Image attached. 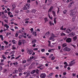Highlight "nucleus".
I'll return each mask as SVG.
<instances>
[{
  "mask_svg": "<svg viewBox=\"0 0 78 78\" xmlns=\"http://www.w3.org/2000/svg\"><path fill=\"white\" fill-rule=\"evenodd\" d=\"M73 39L74 41H76V39H77V37L76 36L74 37H73Z\"/></svg>",
  "mask_w": 78,
  "mask_h": 78,
  "instance_id": "obj_24",
  "label": "nucleus"
},
{
  "mask_svg": "<svg viewBox=\"0 0 78 78\" xmlns=\"http://www.w3.org/2000/svg\"><path fill=\"white\" fill-rule=\"evenodd\" d=\"M5 49L4 48V46H2L0 48V50H4Z\"/></svg>",
  "mask_w": 78,
  "mask_h": 78,
  "instance_id": "obj_27",
  "label": "nucleus"
},
{
  "mask_svg": "<svg viewBox=\"0 0 78 78\" xmlns=\"http://www.w3.org/2000/svg\"><path fill=\"white\" fill-rule=\"evenodd\" d=\"M39 71V70H38V69H37L36 70V71H35V72H36V73H38Z\"/></svg>",
  "mask_w": 78,
  "mask_h": 78,
  "instance_id": "obj_53",
  "label": "nucleus"
},
{
  "mask_svg": "<svg viewBox=\"0 0 78 78\" xmlns=\"http://www.w3.org/2000/svg\"><path fill=\"white\" fill-rule=\"evenodd\" d=\"M68 66V64H66L64 66V68H65V69H66L67 68V66Z\"/></svg>",
  "mask_w": 78,
  "mask_h": 78,
  "instance_id": "obj_46",
  "label": "nucleus"
},
{
  "mask_svg": "<svg viewBox=\"0 0 78 78\" xmlns=\"http://www.w3.org/2000/svg\"><path fill=\"white\" fill-rule=\"evenodd\" d=\"M4 22H5L6 23H8V20H4Z\"/></svg>",
  "mask_w": 78,
  "mask_h": 78,
  "instance_id": "obj_56",
  "label": "nucleus"
},
{
  "mask_svg": "<svg viewBox=\"0 0 78 78\" xmlns=\"http://www.w3.org/2000/svg\"><path fill=\"white\" fill-rule=\"evenodd\" d=\"M66 42L67 43H70V42H72V39L70 38H68L66 40Z\"/></svg>",
  "mask_w": 78,
  "mask_h": 78,
  "instance_id": "obj_4",
  "label": "nucleus"
},
{
  "mask_svg": "<svg viewBox=\"0 0 78 78\" xmlns=\"http://www.w3.org/2000/svg\"><path fill=\"white\" fill-rule=\"evenodd\" d=\"M55 59V56H53L51 57V60H54Z\"/></svg>",
  "mask_w": 78,
  "mask_h": 78,
  "instance_id": "obj_42",
  "label": "nucleus"
},
{
  "mask_svg": "<svg viewBox=\"0 0 78 78\" xmlns=\"http://www.w3.org/2000/svg\"><path fill=\"white\" fill-rule=\"evenodd\" d=\"M36 41H37V40H36L34 39L32 41V43L33 44H35L36 42Z\"/></svg>",
  "mask_w": 78,
  "mask_h": 78,
  "instance_id": "obj_22",
  "label": "nucleus"
},
{
  "mask_svg": "<svg viewBox=\"0 0 78 78\" xmlns=\"http://www.w3.org/2000/svg\"><path fill=\"white\" fill-rule=\"evenodd\" d=\"M52 56H53V54H51V55H49V58H51Z\"/></svg>",
  "mask_w": 78,
  "mask_h": 78,
  "instance_id": "obj_39",
  "label": "nucleus"
},
{
  "mask_svg": "<svg viewBox=\"0 0 78 78\" xmlns=\"http://www.w3.org/2000/svg\"><path fill=\"white\" fill-rule=\"evenodd\" d=\"M58 10L57 12V14H59V7H58Z\"/></svg>",
  "mask_w": 78,
  "mask_h": 78,
  "instance_id": "obj_45",
  "label": "nucleus"
},
{
  "mask_svg": "<svg viewBox=\"0 0 78 78\" xmlns=\"http://www.w3.org/2000/svg\"><path fill=\"white\" fill-rule=\"evenodd\" d=\"M12 50H15L16 48L14 47V45H13L12 46Z\"/></svg>",
  "mask_w": 78,
  "mask_h": 78,
  "instance_id": "obj_37",
  "label": "nucleus"
},
{
  "mask_svg": "<svg viewBox=\"0 0 78 78\" xmlns=\"http://www.w3.org/2000/svg\"><path fill=\"white\" fill-rule=\"evenodd\" d=\"M2 18L3 19H5V18H6V16L5 15H4V16H2Z\"/></svg>",
  "mask_w": 78,
  "mask_h": 78,
  "instance_id": "obj_48",
  "label": "nucleus"
},
{
  "mask_svg": "<svg viewBox=\"0 0 78 78\" xmlns=\"http://www.w3.org/2000/svg\"><path fill=\"white\" fill-rule=\"evenodd\" d=\"M37 32H33L32 34L33 36H37Z\"/></svg>",
  "mask_w": 78,
  "mask_h": 78,
  "instance_id": "obj_18",
  "label": "nucleus"
},
{
  "mask_svg": "<svg viewBox=\"0 0 78 78\" xmlns=\"http://www.w3.org/2000/svg\"><path fill=\"white\" fill-rule=\"evenodd\" d=\"M21 41L23 42V44H25V43L26 42V41L25 40H21Z\"/></svg>",
  "mask_w": 78,
  "mask_h": 78,
  "instance_id": "obj_34",
  "label": "nucleus"
},
{
  "mask_svg": "<svg viewBox=\"0 0 78 78\" xmlns=\"http://www.w3.org/2000/svg\"><path fill=\"white\" fill-rule=\"evenodd\" d=\"M71 45H72V46H73V47H74V48H75V45L71 44Z\"/></svg>",
  "mask_w": 78,
  "mask_h": 78,
  "instance_id": "obj_58",
  "label": "nucleus"
},
{
  "mask_svg": "<svg viewBox=\"0 0 78 78\" xmlns=\"http://www.w3.org/2000/svg\"><path fill=\"white\" fill-rule=\"evenodd\" d=\"M63 49L62 48L60 51V53H63Z\"/></svg>",
  "mask_w": 78,
  "mask_h": 78,
  "instance_id": "obj_49",
  "label": "nucleus"
},
{
  "mask_svg": "<svg viewBox=\"0 0 78 78\" xmlns=\"http://www.w3.org/2000/svg\"><path fill=\"white\" fill-rule=\"evenodd\" d=\"M74 3V2H72L68 5V7H69V8H70V7H72V5H73Z\"/></svg>",
  "mask_w": 78,
  "mask_h": 78,
  "instance_id": "obj_10",
  "label": "nucleus"
},
{
  "mask_svg": "<svg viewBox=\"0 0 78 78\" xmlns=\"http://www.w3.org/2000/svg\"><path fill=\"white\" fill-rule=\"evenodd\" d=\"M41 51L42 52H44L45 51L44 49H41Z\"/></svg>",
  "mask_w": 78,
  "mask_h": 78,
  "instance_id": "obj_47",
  "label": "nucleus"
},
{
  "mask_svg": "<svg viewBox=\"0 0 78 78\" xmlns=\"http://www.w3.org/2000/svg\"><path fill=\"white\" fill-rule=\"evenodd\" d=\"M75 33L73 32H71L69 34V35H70V36H75Z\"/></svg>",
  "mask_w": 78,
  "mask_h": 78,
  "instance_id": "obj_16",
  "label": "nucleus"
},
{
  "mask_svg": "<svg viewBox=\"0 0 78 78\" xmlns=\"http://www.w3.org/2000/svg\"><path fill=\"white\" fill-rule=\"evenodd\" d=\"M75 61V60H73V61H71L70 63H72V62H74V61Z\"/></svg>",
  "mask_w": 78,
  "mask_h": 78,
  "instance_id": "obj_55",
  "label": "nucleus"
},
{
  "mask_svg": "<svg viewBox=\"0 0 78 78\" xmlns=\"http://www.w3.org/2000/svg\"><path fill=\"white\" fill-rule=\"evenodd\" d=\"M4 43L6 45H8V42L6 41H4Z\"/></svg>",
  "mask_w": 78,
  "mask_h": 78,
  "instance_id": "obj_33",
  "label": "nucleus"
},
{
  "mask_svg": "<svg viewBox=\"0 0 78 78\" xmlns=\"http://www.w3.org/2000/svg\"><path fill=\"white\" fill-rule=\"evenodd\" d=\"M26 75L25 77H28L29 75H30V71L29 70L27 71V72H26Z\"/></svg>",
  "mask_w": 78,
  "mask_h": 78,
  "instance_id": "obj_8",
  "label": "nucleus"
},
{
  "mask_svg": "<svg viewBox=\"0 0 78 78\" xmlns=\"http://www.w3.org/2000/svg\"><path fill=\"white\" fill-rule=\"evenodd\" d=\"M21 56V55H19L15 59H19L20 57Z\"/></svg>",
  "mask_w": 78,
  "mask_h": 78,
  "instance_id": "obj_44",
  "label": "nucleus"
},
{
  "mask_svg": "<svg viewBox=\"0 0 78 78\" xmlns=\"http://www.w3.org/2000/svg\"><path fill=\"white\" fill-rule=\"evenodd\" d=\"M63 50L64 51H67L68 52H69V51H70L71 50V49L67 47H65L64 48Z\"/></svg>",
  "mask_w": 78,
  "mask_h": 78,
  "instance_id": "obj_3",
  "label": "nucleus"
},
{
  "mask_svg": "<svg viewBox=\"0 0 78 78\" xmlns=\"http://www.w3.org/2000/svg\"><path fill=\"white\" fill-rule=\"evenodd\" d=\"M26 62L27 61H26V60H24L22 61V63H23V64H25V63H26Z\"/></svg>",
  "mask_w": 78,
  "mask_h": 78,
  "instance_id": "obj_40",
  "label": "nucleus"
},
{
  "mask_svg": "<svg viewBox=\"0 0 78 78\" xmlns=\"http://www.w3.org/2000/svg\"><path fill=\"white\" fill-rule=\"evenodd\" d=\"M5 27H6V29H8L9 28V26L8 25L6 24H4V25Z\"/></svg>",
  "mask_w": 78,
  "mask_h": 78,
  "instance_id": "obj_19",
  "label": "nucleus"
},
{
  "mask_svg": "<svg viewBox=\"0 0 78 78\" xmlns=\"http://www.w3.org/2000/svg\"><path fill=\"white\" fill-rule=\"evenodd\" d=\"M12 42L13 44H16V40H12Z\"/></svg>",
  "mask_w": 78,
  "mask_h": 78,
  "instance_id": "obj_28",
  "label": "nucleus"
},
{
  "mask_svg": "<svg viewBox=\"0 0 78 78\" xmlns=\"http://www.w3.org/2000/svg\"><path fill=\"white\" fill-rule=\"evenodd\" d=\"M18 35H19V34L16 33V37H17V36H18Z\"/></svg>",
  "mask_w": 78,
  "mask_h": 78,
  "instance_id": "obj_60",
  "label": "nucleus"
},
{
  "mask_svg": "<svg viewBox=\"0 0 78 78\" xmlns=\"http://www.w3.org/2000/svg\"><path fill=\"white\" fill-rule=\"evenodd\" d=\"M67 10H65L64 11H63V13L65 14L66 13H67Z\"/></svg>",
  "mask_w": 78,
  "mask_h": 78,
  "instance_id": "obj_38",
  "label": "nucleus"
},
{
  "mask_svg": "<svg viewBox=\"0 0 78 78\" xmlns=\"http://www.w3.org/2000/svg\"><path fill=\"white\" fill-rule=\"evenodd\" d=\"M76 17V16H73V17L72 20H73V22L75 21V20Z\"/></svg>",
  "mask_w": 78,
  "mask_h": 78,
  "instance_id": "obj_36",
  "label": "nucleus"
},
{
  "mask_svg": "<svg viewBox=\"0 0 78 78\" xmlns=\"http://www.w3.org/2000/svg\"><path fill=\"white\" fill-rule=\"evenodd\" d=\"M40 76L41 78H45V77H46V74L45 73H41L40 75Z\"/></svg>",
  "mask_w": 78,
  "mask_h": 78,
  "instance_id": "obj_5",
  "label": "nucleus"
},
{
  "mask_svg": "<svg viewBox=\"0 0 78 78\" xmlns=\"http://www.w3.org/2000/svg\"><path fill=\"white\" fill-rule=\"evenodd\" d=\"M30 6H31L30 4L29 3H27L24 6L23 9V10H27L30 8Z\"/></svg>",
  "mask_w": 78,
  "mask_h": 78,
  "instance_id": "obj_1",
  "label": "nucleus"
},
{
  "mask_svg": "<svg viewBox=\"0 0 78 78\" xmlns=\"http://www.w3.org/2000/svg\"><path fill=\"white\" fill-rule=\"evenodd\" d=\"M19 39H22V36H20L19 37Z\"/></svg>",
  "mask_w": 78,
  "mask_h": 78,
  "instance_id": "obj_59",
  "label": "nucleus"
},
{
  "mask_svg": "<svg viewBox=\"0 0 78 78\" xmlns=\"http://www.w3.org/2000/svg\"><path fill=\"white\" fill-rule=\"evenodd\" d=\"M44 20H45V23H46L47 22H48V20H47V18H44Z\"/></svg>",
  "mask_w": 78,
  "mask_h": 78,
  "instance_id": "obj_35",
  "label": "nucleus"
},
{
  "mask_svg": "<svg viewBox=\"0 0 78 78\" xmlns=\"http://www.w3.org/2000/svg\"><path fill=\"white\" fill-rule=\"evenodd\" d=\"M75 14V12H72L70 13L69 15L71 17H73V16H74Z\"/></svg>",
  "mask_w": 78,
  "mask_h": 78,
  "instance_id": "obj_9",
  "label": "nucleus"
},
{
  "mask_svg": "<svg viewBox=\"0 0 78 78\" xmlns=\"http://www.w3.org/2000/svg\"><path fill=\"white\" fill-rule=\"evenodd\" d=\"M38 50V49L37 48H34V50Z\"/></svg>",
  "mask_w": 78,
  "mask_h": 78,
  "instance_id": "obj_62",
  "label": "nucleus"
},
{
  "mask_svg": "<svg viewBox=\"0 0 78 78\" xmlns=\"http://www.w3.org/2000/svg\"><path fill=\"white\" fill-rule=\"evenodd\" d=\"M48 16L49 18L50 19H51V20H52V17H51V16H50V14H49V13L48 14Z\"/></svg>",
  "mask_w": 78,
  "mask_h": 78,
  "instance_id": "obj_29",
  "label": "nucleus"
},
{
  "mask_svg": "<svg viewBox=\"0 0 78 78\" xmlns=\"http://www.w3.org/2000/svg\"><path fill=\"white\" fill-rule=\"evenodd\" d=\"M33 51L31 49H29L27 51V53L29 54V55H31L32 52Z\"/></svg>",
  "mask_w": 78,
  "mask_h": 78,
  "instance_id": "obj_6",
  "label": "nucleus"
},
{
  "mask_svg": "<svg viewBox=\"0 0 78 78\" xmlns=\"http://www.w3.org/2000/svg\"><path fill=\"white\" fill-rule=\"evenodd\" d=\"M50 33L49 31H48L46 33L45 36H47V37H48L49 36H50Z\"/></svg>",
  "mask_w": 78,
  "mask_h": 78,
  "instance_id": "obj_11",
  "label": "nucleus"
},
{
  "mask_svg": "<svg viewBox=\"0 0 78 78\" xmlns=\"http://www.w3.org/2000/svg\"><path fill=\"white\" fill-rule=\"evenodd\" d=\"M69 67H71V66H72L73 65H72V63H70V64H69Z\"/></svg>",
  "mask_w": 78,
  "mask_h": 78,
  "instance_id": "obj_50",
  "label": "nucleus"
},
{
  "mask_svg": "<svg viewBox=\"0 0 78 78\" xmlns=\"http://www.w3.org/2000/svg\"><path fill=\"white\" fill-rule=\"evenodd\" d=\"M67 45V44L65 43H63L62 45V48H64V47H66Z\"/></svg>",
  "mask_w": 78,
  "mask_h": 78,
  "instance_id": "obj_20",
  "label": "nucleus"
},
{
  "mask_svg": "<svg viewBox=\"0 0 78 78\" xmlns=\"http://www.w3.org/2000/svg\"><path fill=\"white\" fill-rule=\"evenodd\" d=\"M39 66L37 67V68H40V70H42V69H43V68H41V67H42V66H43V65H41V64H39Z\"/></svg>",
  "mask_w": 78,
  "mask_h": 78,
  "instance_id": "obj_12",
  "label": "nucleus"
},
{
  "mask_svg": "<svg viewBox=\"0 0 78 78\" xmlns=\"http://www.w3.org/2000/svg\"><path fill=\"white\" fill-rule=\"evenodd\" d=\"M34 58V56H32V57H30V59H33Z\"/></svg>",
  "mask_w": 78,
  "mask_h": 78,
  "instance_id": "obj_54",
  "label": "nucleus"
},
{
  "mask_svg": "<svg viewBox=\"0 0 78 78\" xmlns=\"http://www.w3.org/2000/svg\"><path fill=\"white\" fill-rule=\"evenodd\" d=\"M11 33L10 32H8L6 34V36H9V35H11Z\"/></svg>",
  "mask_w": 78,
  "mask_h": 78,
  "instance_id": "obj_31",
  "label": "nucleus"
},
{
  "mask_svg": "<svg viewBox=\"0 0 78 78\" xmlns=\"http://www.w3.org/2000/svg\"><path fill=\"white\" fill-rule=\"evenodd\" d=\"M67 37H64L63 38V39L64 40V41H66V39H67Z\"/></svg>",
  "mask_w": 78,
  "mask_h": 78,
  "instance_id": "obj_57",
  "label": "nucleus"
},
{
  "mask_svg": "<svg viewBox=\"0 0 78 78\" xmlns=\"http://www.w3.org/2000/svg\"><path fill=\"white\" fill-rule=\"evenodd\" d=\"M37 11V10H35V9H33L32 10V12H33V13H35Z\"/></svg>",
  "mask_w": 78,
  "mask_h": 78,
  "instance_id": "obj_23",
  "label": "nucleus"
},
{
  "mask_svg": "<svg viewBox=\"0 0 78 78\" xmlns=\"http://www.w3.org/2000/svg\"><path fill=\"white\" fill-rule=\"evenodd\" d=\"M30 31H33L34 30L33 29V28H31V29L30 30Z\"/></svg>",
  "mask_w": 78,
  "mask_h": 78,
  "instance_id": "obj_64",
  "label": "nucleus"
},
{
  "mask_svg": "<svg viewBox=\"0 0 78 78\" xmlns=\"http://www.w3.org/2000/svg\"><path fill=\"white\" fill-rule=\"evenodd\" d=\"M22 41L21 40H20L18 41V45H21L22 43Z\"/></svg>",
  "mask_w": 78,
  "mask_h": 78,
  "instance_id": "obj_13",
  "label": "nucleus"
},
{
  "mask_svg": "<svg viewBox=\"0 0 78 78\" xmlns=\"http://www.w3.org/2000/svg\"><path fill=\"white\" fill-rule=\"evenodd\" d=\"M2 69H3L2 66H0V72H1V71H2Z\"/></svg>",
  "mask_w": 78,
  "mask_h": 78,
  "instance_id": "obj_51",
  "label": "nucleus"
},
{
  "mask_svg": "<svg viewBox=\"0 0 78 78\" xmlns=\"http://www.w3.org/2000/svg\"><path fill=\"white\" fill-rule=\"evenodd\" d=\"M55 37V34H52L51 35V36L49 39V40H52V39H53Z\"/></svg>",
  "mask_w": 78,
  "mask_h": 78,
  "instance_id": "obj_7",
  "label": "nucleus"
},
{
  "mask_svg": "<svg viewBox=\"0 0 78 78\" xmlns=\"http://www.w3.org/2000/svg\"><path fill=\"white\" fill-rule=\"evenodd\" d=\"M51 50H54V49H50V50H49L48 51V52H49V53H50V52H51V51H52Z\"/></svg>",
  "mask_w": 78,
  "mask_h": 78,
  "instance_id": "obj_30",
  "label": "nucleus"
},
{
  "mask_svg": "<svg viewBox=\"0 0 78 78\" xmlns=\"http://www.w3.org/2000/svg\"><path fill=\"white\" fill-rule=\"evenodd\" d=\"M56 19L57 18L56 17H55L54 19V22L55 24H56V23L57 21H56Z\"/></svg>",
  "mask_w": 78,
  "mask_h": 78,
  "instance_id": "obj_25",
  "label": "nucleus"
},
{
  "mask_svg": "<svg viewBox=\"0 0 78 78\" xmlns=\"http://www.w3.org/2000/svg\"><path fill=\"white\" fill-rule=\"evenodd\" d=\"M73 29V28H68L66 30V33H71V32L72 31Z\"/></svg>",
  "mask_w": 78,
  "mask_h": 78,
  "instance_id": "obj_2",
  "label": "nucleus"
},
{
  "mask_svg": "<svg viewBox=\"0 0 78 78\" xmlns=\"http://www.w3.org/2000/svg\"><path fill=\"white\" fill-rule=\"evenodd\" d=\"M52 12L53 14V16L54 17H56V13L55 11H52Z\"/></svg>",
  "mask_w": 78,
  "mask_h": 78,
  "instance_id": "obj_21",
  "label": "nucleus"
},
{
  "mask_svg": "<svg viewBox=\"0 0 78 78\" xmlns=\"http://www.w3.org/2000/svg\"><path fill=\"white\" fill-rule=\"evenodd\" d=\"M36 72V70H34L33 71H32L31 72H30V73L31 74H34V73Z\"/></svg>",
  "mask_w": 78,
  "mask_h": 78,
  "instance_id": "obj_26",
  "label": "nucleus"
},
{
  "mask_svg": "<svg viewBox=\"0 0 78 78\" xmlns=\"http://www.w3.org/2000/svg\"><path fill=\"white\" fill-rule=\"evenodd\" d=\"M1 66H3L4 65H5V64L3 63L2 62L0 64Z\"/></svg>",
  "mask_w": 78,
  "mask_h": 78,
  "instance_id": "obj_52",
  "label": "nucleus"
},
{
  "mask_svg": "<svg viewBox=\"0 0 78 78\" xmlns=\"http://www.w3.org/2000/svg\"><path fill=\"white\" fill-rule=\"evenodd\" d=\"M18 70L15 69L14 71L13 72V74H15V73H18Z\"/></svg>",
  "mask_w": 78,
  "mask_h": 78,
  "instance_id": "obj_14",
  "label": "nucleus"
},
{
  "mask_svg": "<svg viewBox=\"0 0 78 78\" xmlns=\"http://www.w3.org/2000/svg\"><path fill=\"white\" fill-rule=\"evenodd\" d=\"M60 36H66V34L64 33H62L61 34Z\"/></svg>",
  "mask_w": 78,
  "mask_h": 78,
  "instance_id": "obj_32",
  "label": "nucleus"
},
{
  "mask_svg": "<svg viewBox=\"0 0 78 78\" xmlns=\"http://www.w3.org/2000/svg\"><path fill=\"white\" fill-rule=\"evenodd\" d=\"M53 7L52 6H51L49 9L48 12H51V10H52V9H53Z\"/></svg>",
  "mask_w": 78,
  "mask_h": 78,
  "instance_id": "obj_15",
  "label": "nucleus"
},
{
  "mask_svg": "<svg viewBox=\"0 0 78 78\" xmlns=\"http://www.w3.org/2000/svg\"><path fill=\"white\" fill-rule=\"evenodd\" d=\"M13 64L15 66H16V65H17V64H18V63L17 62H14L13 63Z\"/></svg>",
  "mask_w": 78,
  "mask_h": 78,
  "instance_id": "obj_41",
  "label": "nucleus"
},
{
  "mask_svg": "<svg viewBox=\"0 0 78 78\" xmlns=\"http://www.w3.org/2000/svg\"><path fill=\"white\" fill-rule=\"evenodd\" d=\"M63 27H64V26H62V27L60 28V30H64V31L66 30V28H63Z\"/></svg>",
  "mask_w": 78,
  "mask_h": 78,
  "instance_id": "obj_17",
  "label": "nucleus"
},
{
  "mask_svg": "<svg viewBox=\"0 0 78 78\" xmlns=\"http://www.w3.org/2000/svg\"><path fill=\"white\" fill-rule=\"evenodd\" d=\"M4 57H5V55L3 54L2 55V57L3 58Z\"/></svg>",
  "mask_w": 78,
  "mask_h": 78,
  "instance_id": "obj_61",
  "label": "nucleus"
},
{
  "mask_svg": "<svg viewBox=\"0 0 78 78\" xmlns=\"http://www.w3.org/2000/svg\"><path fill=\"white\" fill-rule=\"evenodd\" d=\"M49 24H50V26H52V23L51 22V21H50L49 22Z\"/></svg>",
  "mask_w": 78,
  "mask_h": 78,
  "instance_id": "obj_43",
  "label": "nucleus"
},
{
  "mask_svg": "<svg viewBox=\"0 0 78 78\" xmlns=\"http://www.w3.org/2000/svg\"><path fill=\"white\" fill-rule=\"evenodd\" d=\"M63 75L64 76H65L66 75V72H64L63 73Z\"/></svg>",
  "mask_w": 78,
  "mask_h": 78,
  "instance_id": "obj_63",
  "label": "nucleus"
}]
</instances>
